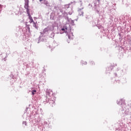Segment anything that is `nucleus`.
I'll use <instances>...</instances> for the list:
<instances>
[{
	"label": "nucleus",
	"mask_w": 131,
	"mask_h": 131,
	"mask_svg": "<svg viewBox=\"0 0 131 131\" xmlns=\"http://www.w3.org/2000/svg\"><path fill=\"white\" fill-rule=\"evenodd\" d=\"M79 14L80 16H81V15H83V12H82L81 11H79Z\"/></svg>",
	"instance_id": "20e7f679"
},
{
	"label": "nucleus",
	"mask_w": 131,
	"mask_h": 131,
	"mask_svg": "<svg viewBox=\"0 0 131 131\" xmlns=\"http://www.w3.org/2000/svg\"><path fill=\"white\" fill-rule=\"evenodd\" d=\"M25 3L24 8L27 9V14H29L30 13V9H29V1L28 0H25Z\"/></svg>",
	"instance_id": "f257e3e1"
},
{
	"label": "nucleus",
	"mask_w": 131,
	"mask_h": 131,
	"mask_svg": "<svg viewBox=\"0 0 131 131\" xmlns=\"http://www.w3.org/2000/svg\"><path fill=\"white\" fill-rule=\"evenodd\" d=\"M23 124H25V125H26V122H23Z\"/></svg>",
	"instance_id": "1a4fd4ad"
},
{
	"label": "nucleus",
	"mask_w": 131,
	"mask_h": 131,
	"mask_svg": "<svg viewBox=\"0 0 131 131\" xmlns=\"http://www.w3.org/2000/svg\"><path fill=\"white\" fill-rule=\"evenodd\" d=\"M46 6H49V3H45Z\"/></svg>",
	"instance_id": "9b49d317"
},
{
	"label": "nucleus",
	"mask_w": 131,
	"mask_h": 131,
	"mask_svg": "<svg viewBox=\"0 0 131 131\" xmlns=\"http://www.w3.org/2000/svg\"><path fill=\"white\" fill-rule=\"evenodd\" d=\"M55 36V34L54 33H52L51 34V37H54Z\"/></svg>",
	"instance_id": "0eeeda50"
},
{
	"label": "nucleus",
	"mask_w": 131,
	"mask_h": 131,
	"mask_svg": "<svg viewBox=\"0 0 131 131\" xmlns=\"http://www.w3.org/2000/svg\"><path fill=\"white\" fill-rule=\"evenodd\" d=\"M28 14V16L29 17V19L30 20V23H32V22L33 21V19H32V17H31V16L30 15V12Z\"/></svg>",
	"instance_id": "f03ea898"
},
{
	"label": "nucleus",
	"mask_w": 131,
	"mask_h": 131,
	"mask_svg": "<svg viewBox=\"0 0 131 131\" xmlns=\"http://www.w3.org/2000/svg\"><path fill=\"white\" fill-rule=\"evenodd\" d=\"M43 0H39V2H42Z\"/></svg>",
	"instance_id": "ddd939ff"
},
{
	"label": "nucleus",
	"mask_w": 131,
	"mask_h": 131,
	"mask_svg": "<svg viewBox=\"0 0 131 131\" xmlns=\"http://www.w3.org/2000/svg\"><path fill=\"white\" fill-rule=\"evenodd\" d=\"M68 37H69V38L70 39V36H68Z\"/></svg>",
	"instance_id": "4468645a"
},
{
	"label": "nucleus",
	"mask_w": 131,
	"mask_h": 131,
	"mask_svg": "<svg viewBox=\"0 0 131 131\" xmlns=\"http://www.w3.org/2000/svg\"><path fill=\"white\" fill-rule=\"evenodd\" d=\"M62 31H64L65 32H66V31L67 30V28L64 29L62 28L61 29Z\"/></svg>",
	"instance_id": "39448f33"
},
{
	"label": "nucleus",
	"mask_w": 131,
	"mask_h": 131,
	"mask_svg": "<svg viewBox=\"0 0 131 131\" xmlns=\"http://www.w3.org/2000/svg\"><path fill=\"white\" fill-rule=\"evenodd\" d=\"M32 95H35V94L36 93V90H32Z\"/></svg>",
	"instance_id": "7ed1b4c3"
},
{
	"label": "nucleus",
	"mask_w": 131,
	"mask_h": 131,
	"mask_svg": "<svg viewBox=\"0 0 131 131\" xmlns=\"http://www.w3.org/2000/svg\"><path fill=\"white\" fill-rule=\"evenodd\" d=\"M69 15H72V12H69Z\"/></svg>",
	"instance_id": "9d476101"
},
{
	"label": "nucleus",
	"mask_w": 131,
	"mask_h": 131,
	"mask_svg": "<svg viewBox=\"0 0 131 131\" xmlns=\"http://www.w3.org/2000/svg\"><path fill=\"white\" fill-rule=\"evenodd\" d=\"M48 28H46L43 30V32L44 33H46V32H47V31H48Z\"/></svg>",
	"instance_id": "423d86ee"
},
{
	"label": "nucleus",
	"mask_w": 131,
	"mask_h": 131,
	"mask_svg": "<svg viewBox=\"0 0 131 131\" xmlns=\"http://www.w3.org/2000/svg\"><path fill=\"white\" fill-rule=\"evenodd\" d=\"M34 24H33V26L34 27H35V28H36V24H35V23L33 22Z\"/></svg>",
	"instance_id": "6e6552de"
},
{
	"label": "nucleus",
	"mask_w": 131,
	"mask_h": 131,
	"mask_svg": "<svg viewBox=\"0 0 131 131\" xmlns=\"http://www.w3.org/2000/svg\"><path fill=\"white\" fill-rule=\"evenodd\" d=\"M118 104H122V102H121V101H120V102L118 103Z\"/></svg>",
	"instance_id": "f8f14e48"
},
{
	"label": "nucleus",
	"mask_w": 131,
	"mask_h": 131,
	"mask_svg": "<svg viewBox=\"0 0 131 131\" xmlns=\"http://www.w3.org/2000/svg\"><path fill=\"white\" fill-rule=\"evenodd\" d=\"M86 64V62H84V64L85 65Z\"/></svg>",
	"instance_id": "2eb2a0df"
}]
</instances>
